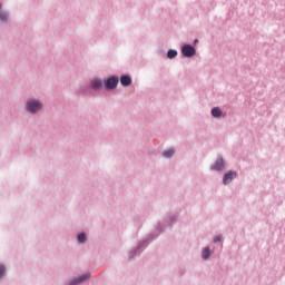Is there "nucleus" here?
Returning a JSON list of instances; mask_svg holds the SVG:
<instances>
[{
    "instance_id": "nucleus-1",
    "label": "nucleus",
    "mask_w": 285,
    "mask_h": 285,
    "mask_svg": "<svg viewBox=\"0 0 285 285\" xmlns=\"http://www.w3.org/2000/svg\"><path fill=\"white\" fill-rule=\"evenodd\" d=\"M27 110L29 112H38V110H41V102L39 100H29L27 102Z\"/></svg>"
},
{
    "instance_id": "nucleus-2",
    "label": "nucleus",
    "mask_w": 285,
    "mask_h": 285,
    "mask_svg": "<svg viewBox=\"0 0 285 285\" xmlns=\"http://www.w3.org/2000/svg\"><path fill=\"white\" fill-rule=\"evenodd\" d=\"M119 85V78L117 77H111L105 81V88L107 90H115L117 86Z\"/></svg>"
},
{
    "instance_id": "nucleus-3",
    "label": "nucleus",
    "mask_w": 285,
    "mask_h": 285,
    "mask_svg": "<svg viewBox=\"0 0 285 285\" xmlns=\"http://www.w3.org/2000/svg\"><path fill=\"white\" fill-rule=\"evenodd\" d=\"M184 57H195V47L185 45L181 49Z\"/></svg>"
},
{
    "instance_id": "nucleus-4",
    "label": "nucleus",
    "mask_w": 285,
    "mask_h": 285,
    "mask_svg": "<svg viewBox=\"0 0 285 285\" xmlns=\"http://www.w3.org/2000/svg\"><path fill=\"white\" fill-rule=\"evenodd\" d=\"M235 177H237V173L235 171H228L227 174H225L224 178H223V184H230V181H233V179H235Z\"/></svg>"
},
{
    "instance_id": "nucleus-5",
    "label": "nucleus",
    "mask_w": 285,
    "mask_h": 285,
    "mask_svg": "<svg viewBox=\"0 0 285 285\" xmlns=\"http://www.w3.org/2000/svg\"><path fill=\"white\" fill-rule=\"evenodd\" d=\"M102 87L104 82L100 79H94L91 81V88H94V90H101Z\"/></svg>"
},
{
    "instance_id": "nucleus-6",
    "label": "nucleus",
    "mask_w": 285,
    "mask_h": 285,
    "mask_svg": "<svg viewBox=\"0 0 285 285\" xmlns=\"http://www.w3.org/2000/svg\"><path fill=\"white\" fill-rule=\"evenodd\" d=\"M120 83L121 86L128 87L130 86V83H132V79L130 78V76H121Z\"/></svg>"
},
{
    "instance_id": "nucleus-7",
    "label": "nucleus",
    "mask_w": 285,
    "mask_h": 285,
    "mask_svg": "<svg viewBox=\"0 0 285 285\" xmlns=\"http://www.w3.org/2000/svg\"><path fill=\"white\" fill-rule=\"evenodd\" d=\"M88 277H90V274H83L82 276H79L78 278H75L71 282V285L81 284V282H86V279H88Z\"/></svg>"
},
{
    "instance_id": "nucleus-8",
    "label": "nucleus",
    "mask_w": 285,
    "mask_h": 285,
    "mask_svg": "<svg viewBox=\"0 0 285 285\" xmlns=\"http://www.w3.org/2000/svg\"><path fill=\"white\" fill-rule=\"evenodd\" d=\"M222 168H224V159L222 158L212 166V170H222Z\"/></svg>"
},
{
    "instance_id": "nucleus-9",
    "label": "nucleus",
    "mask_w": 285,
    "mask_h": 285,
    "mask_svg": "<svg viewBox=\"0 0 285 285\" xmlns=\"http://www.w3.org/2000/svg\"><path fill=\"white\" fill-rule=\"evenodd\" d=\"M202 257H203V259H208V258L210 257V248L205 247V248L203 249Z\"/></svg>"
},
{
    "instance_id": "nucleus-10",
    "label": "nucleus",
    "mask_w": 285,
    "mask_h": 285,
    "mask_svg": "<svg viewBox=\"0 0 285 285\" xmlns=\"http://www.w3.org/2000/svg\"><path fill=\"white\" fill-rule=\"evenodd\" d=\"M212 115L214 117H222V109H219V107L213 108L212 109Z\"/></svg>"
},
{
    "instance_id": "nucleus-11",
    "label": "nucleus",
    "mask_w": 285,
    "mask_h": 285,
    "mask_svg": "<svg viewBox=\"0 0 285 285\" xmlns=\"http://www.w3.org/2000/svg\"><path fill=\"white\" fill-rule=\"evenodd\" d=\"M173 155H175V149L165 150L163 154V156L166 157L167 159H169V157H173Z\"/></svg>"
},
{
    "instance_id": "nucleus-12",
    "label": "nucleus",
    "mask_w": 285,
    "mask_h": 285,
    "mask_svg": "<svg viewBox=\"0 0 285 285\" xmlns=\"http://www.w3.org/2000/svg\"><path fill=\"white\" fill-rule=\"evenodd\" d=\"M167 57H168V59H175V57H177V50L170 49V50L167 52Z\"/></svg>"
},
{
    "instance_id": "nucleus-13",
    "label": "nucleus",
    "mask_w": 285,
    "mask_h": 285,
    "mask_svg": "<svg viewBox=\"0 0 285 285\" xmlns=\"http://www.w3.org/2000/svg\"><path fill=\"white\" fill-rule=\"evenodd\" d=\"M78 242L80 244H83L86 242V235L83 233L79 234L78 235Z\"/></svg>"
},
{
    "instance_id": "nucleus-14",
    "label": "nucleus",
    "mask_w": 285,
    "mask_h": 285,
    "mask_svg": "<svg viewBox=\"0 0 285 285\" xmlns=\"http://www.w3.org/2000/svg\"><path fill=\"white\" fill-rule=\"evenodd\" d=\"M0 21H8V13L1 12L0 13Z\"/></svg>"
},
{
    "instance_id": "nucleus-15",
    "label": "nucleus",
    "mask_w": 285,
    "mask_h": 285,
    "mask_svg": "<svg viewBox=\"0 0 285 285\" xmlns=\"http://www.w3.org/2000/svg\"><path fill=\"white\" fill-rule=\"evenodd\" d=\"M3 275H6V266L0 265V279H1V277H3Z\"/></svg>"
},
{
    "instance_id": "nucleus-16",
    "label": "nucleus",
    "mask_w": 285,
    "mask_h": 285,
    "mask_svg": "<svg viewBox=\"0 0 285 285\" xmlns=\"http://www.w3.org/2000/svg\"><path fill=\"white\" fill-rule=\"evenodd\" d=\"M214 242H215V244H217V242H222V236H216V237L214 238Z\"/></svg>"
},
{
    "instance_id": "nucleus-17",
    "label": "nucleus",
    "mask_w": 285,
    "mask_h": 285,
    "mask_svg": "<svg viewBox=\"0 0 285 285\" xmlns=\"http://www.w3.org/2000/svg\"><path fill=\"white\" fill-rule=\"evenodd\" d=\"M0 10H1V3H0Z\"/></svg>"
}]
</instances>
